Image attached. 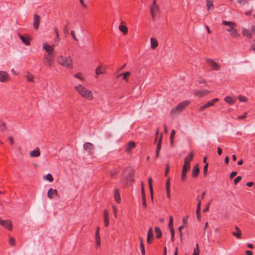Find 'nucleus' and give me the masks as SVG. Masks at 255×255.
<instances>
[{
    "mask_svg": "<svg viewBox=\"0 0 255 255\" xmlns=\"http://www.w3.org/2000/svg\"><path fill=\"white\" fill-rule=\"evenodd\" d=\"M96 243L97 246L99 247L101 246V238L100 236H95Z\"/></svg>",
    "mask_w": 255,
    "mask_h": 255,
    "instance_id": "41",
    "label": "nucleus"
},
{
    "mask_svg": "<svg viewBox=\"0 0 255 255\" xmlns=\"http://www.w3.org/2000/svg\"><path fill=\"white\" fill-rule=\"evenodd\" d=\"M237 175V172L236 171H233L232 172L230 175V178L231 179L233 178L234 177H235V176H236Z\"/></svg>",
    "mask_w": 255,
    "mask_h": 255,
    "instance_id": "57",
    "label": "nucleus"
},
{
    "mask_svg": "<svg viewBox=\"0 0 255 255\" xmlns=\"http://www.w3.org/2000/svg\"><path fill=\"white\" fill-rule=\"evenodd\" d=\"M105 72V69L102 66H99L95 70V73L96 74V77L100 74L104 73Z\"/></svg>",
    "mask_w": 255,
    "mask_h": 255,
    "instance_id": "17",
    "label": "nucleus"
},
{
    "mask_svg": "<svg viewBox=\"0 0 255 255\" xmlns=\"http://www.w3.org/2000/svg\"><path fill=\"white\" fill-rule=\"evenodd\" d=\"M85 150L88 151L90 154H92L94 151V147L93 145L90 142H86L83 146Z\"/></svg>",
    "mask_w": 255,
    "mask_h": 255,
    "instance_id": "8",
    "label": "nucleus"
},
{
    "mask_svg": "<svg viewBox=\"0 0 255 255\" xmlns=\"http://www.w3.org/2000/svg\"><path fill=\"white\" fill-rule=\"evenodd\" d=\"M158 46L157 40L153 38H150V46L152 49H155Z\"/></svg>",
    "mask_w": 255,
    "mask_h": 255,
    "instance_id": "20",
    "label": "nucleus"
},
{
    "mask_svg": "<svg viewBox=\"0 0 255 255\" xmlns=\"http://www.w3.org/2000/svg\"><path fill=\"white\" fill-rule=\"evenodd\" d=\"M104 222L105 226L108 227L109 225V218H104Z\"/></svg>",
    "mask_w": 255,
    "mask_h": 255,
    "instance_id": "56",
    "label": "nucleus"
},
{
    "mask_svg": "<svg viewBox=\"0 0 255 255\" xmlns=\"http://www.w3.org/2000/svg\"><path fill=\"white\" fill-rule=\"evenodd\" d=\"M166 191L167 197L169 199L170 198V189H166Z\"/></svg>",
    "mask_w": 255,
    "mask_h": 255,
    "instance_id": "58",
    "label": "nucleus"
},
{
    "mask_svg": "<svg viewBox=\"0 0 255 255\" xmlns=\"http://www.w3.org/2000/svg\"><path fill=\"white\" fill-rule=\"evenodd\" d=\"M155 233L156 234V237L160 238L161 237L162 233L160 228L158 227L155 228Z\"/></svg>",
    "mask_w": 255,
    "mask_h": 255,
    "instance_id": "33",
    "label": "nucleus"
},
{
    "mask_svg": "<svg viewBox=\"0 0 255 255\" xmlns=\"http://www.w3.org/2000/svg\"><path fill=\"white\" fill-rule=\"evenodd\" d=\"M242 179V176H239L237 178H236L234 180V183L237 184L238 182H239Z\"/></svg>",
    "mask_w": 255,
    "mask_h": 255,
    "instance_id": "47",
    "label": "nucleus"
},
{
    "mask_svg": "<svg viewBox=\"0 0 255 255\" xmlns=\"http://www.w3.org/2000/svg\"><path fill=\"white\" fill-rule=\"evenodd\" d=\"M199 255V249L198 244H197L196 247L194 249L193 254L192 255Z\"/></svg>",
    "mask_w": 255,
    "mask_h": 255,
    "instance_id": "37",
    "label": "nucleus"
},
{
    "mask_svg": "<svg viewBox=\"0 0 255 255\" xmlns=\"http://www.w3.org/2000/svg\"><path fill=\"white\" fill-rule=\"evenodd\" d=\"M8 74L4 71H0V81L1 82H6L9 80Z\"/></svg>",
    "mask_w": 255,
    "mask_h": 255,
    "instance_id": "9",
    "label": "nucleus"
},
{
    "mask_svg": "<svg viewBox=\"0 0 255 255\" xmlns=\"http://www.w3.org/2000/svg\"><path fill=\"white\" fill-rule=\"evenodd\" d=\"M0 225L8 231L12 230L13 225L12 222L10 220H4L0 217Z\"/></svg>",
    "mask_w": 255,
    "mask_h": 255,
    "instance_id": "4",
    "label": "nucleus"
},
{
    "mask_svg": "<svg viewBox=\"0 0 255 255\" xmlns=\"http://www.w3.org/2000/svg\"><path fill=\"white\" fill-rule=\"evenodd\" d=\"M170 230V232H171V241H174V235H175V233H174V229H171V230Z\"/></svg>",
    "mask_w": 255,
    "mask_h": 255,
    "instance_id": "54",
    "label": "nucleus"
},
{
    "mask_svg": "<svg viewBox=\"0 0 255 255\" xmlns=\"http://www.w3.org/2000/svg\"><path fill=\"white\" fill-rule=\"evenodd\" d=\"M189 104L190 102L187 101L179 103L176 108L172 110L170 114L172 115L179 114Z\"/></svg>",
    "mask_w": 255,
    "mask_h": 255,
    "instance_id": "3",
    "label": "nucleus"
},
{
    "mask_svg": "<svg viewBox=\"0 0 255 255\" xmlns=\"http://www.w3.org/2000/svg\"><path fill=\"white\" fill-rule=\"evenodd\" d=\"M19 37L21 40L22 42L26 45L28 46L30 44V43L28 37L22 36L21 34H19Z\"/></svg>",
    "mask_w": 255,
    "mask_h": 255,
    "instance_id": "19",
    "label": "nucleus"
},
{
    "mask_svg": "<svg viewBox=\"0 0 255 255\" xmlns=\"http://www.w3.org/2000/svg\"><path fill=\"white\" fill-rule=\"evenodd\" d=\"M72 65V59L70 57H68L65 59V66L67 67H71Z\"/></svg>",
    "mask_w": 255,
    "mask_h": 255,
    "instance_id": "21",
    "label": "nucleus"
},
{
    "mask_svg": "<svg viewBox=\"0 0 255 255\" xmlns=\"http://www.w3.org/2000/svg\"><path fill=\"white\" fill-rule=\"evenodd\" d=\"M242 33L244 36H246L248 38H251L252 37V33L250 32V30L248 29L243 28L242 30Z\"/></svg>",
    "mask_w": 255,
    "mask_h": 255,
    "instance_id": "22",
    "label": "nucleus"
},
{
    "mask_svg": "<svg viewBox=\"0 0 255 255\" xmlns=\"http://www.w3.org/2000/svg\"><path fill=\"white\" fill-rule=\"evenodd\" d=\"M247 115V113H245L244 115L238 116L237 117V119H239V120H243V119H245V118H246Z\"/></svg>",
    "mask_w": 255,
    "mask_h": 255,
    "instance_id": "53",
    "label": "nucleus"
},
{
    "mask_svg": "<svg viewBox=\"0 0 255 255\" xmlns=\"http://www.w3.org/2000/svg\"><path fill=\"white\" fill-rule=\"evenodd\" d=\"M170 180H169V179L168 178L166 182V189H170Z\"/></svg>",
    "mask_w": 255,
    "mask_h": 255,
    "instance_id": "55",
    "label": "nucleus"
},
{
    "mask_svg": "<svg viewBox=\"0 0 255 255\" xmlns=\"http://www.w3.org/2000/svg\"><path fill=\"white\" fill-rule=\"evenodd\" d=\"M133 174V171L132 169L130 167H128L126 169L125 173H124V176L125 177H127V176H128L129 177H130L132 176Z\"/></svg>",
    "mask_w": 255,
    "mask_h": 255,
    "instance_id": "18",
    "label": "nucleus"
},
{
    "mask_svg": "<svg viewBox=\"0 0 255 255\" xmlns=\"http://www.w3.org/2000/svg\"><path fill=\"white\" fill-rule=\"evenodd\" d=\"M169 165H167V167H166V170H165V176H167L168 172H169Z\"/></svg>",
    "mask_w": 255,
    "mask_h": 255,
    "instance_id": "61",
    "label": "nucleus"
},
{
    "mask_svg": "<svg viewBox=\"0 0 255 255\" xmlns=\"http://www.w3.org/2000/svg\"><path fill=\"white\" fill-rule=\"evenodd\" d=\"M57 195V191L56 189H53L52 188H50L47 193V196L50 199L53 198L55 196Z\"/></svg>",
    "mask_w": 255,
    "mask_h": 255,
    "instance_id": "12",
    "label": "nucleus"
},
{
    "mask_svg": "<svg viewBox=\"0 0 255 255\" xmlns=\"http://www.w3.org/2000/svg\"><path fill=\"white\" fill-rule=\"evenodd\" d=\"M209 205H210V203L208 204L206 208H205V209L203 210L204 212H206L208 211V210L209 209Z\"/></svg>",
    "mask_w": 255,
    "mask_h": 255,
    "instance_id": "64",
    "label": "nucleus"
},
{
    "mask_svg": "<svg viewBox=\"0 0 255 255\" xmlns=\"http://www.w3.org/2000/svg\"><path fill=\"white\" fill-rule=\"evenodd\" d=\"M208 167V164L206 163V165L204 166L203 168V172L205 176H206L207 174V170Z\"/></svg>",
    "mask_w": 255,
    "mask_h": 255,
    "instance_id": "46",
    "label": "nucleus"
},
{
    "mask_svg": "<svg viewBox=\"0 0 255 255\" xmlns=\"http://www.w3.org/2000/svg\"><path fill=\"white\" fill-rule=\"evenodd\" d=\"M53 57L54 55L53 54H47L45 55L43 60V63L44 64L49 67L51 66Z\"/></svg>",
    "mask_w": 255,
    "mask_h": 255,
    "instance_id": "7",
    "label": "nucleus"
},
{
    "mask_svg": "<svg viewBox=\"0 0 255 255\" xmlns=\"http://www.w3.org/2000/svg\"><path fill=\"white\" fill-rule=\"evenodd\" d=\"M200 207H201V201H199L197 207L196 214L198 219H199L200 217Z\"/></svg>",
    "mask_w": 255,
    "mask_h": 255,
    "instance_id": "34",
    "label": "nucleus"
},
{
    "mask_svg": "<svg viewBox=\"0 0 255 255\" xmlns=\"http://www.w3.org/2000/svg\"><path fill=\"white\" fill-rule=\"evenodd\" d=\"M224 100L225 102H226L229 104H234L236 102L235 99L233 98L232 97L230 96L226 97L224 99Z\"/></svg>",
    "mask_w": 255,
    "mask_h": 255,
    "instance_id": "24",
    "label": "nucleus"
},
{
    "mask_svg": "<svg viewBox=\"0 0 255 255\" xmlns=\"http://www.w3.org/2000/svg\"><path fill=\"white\" fill-rule=\"evenodd\" d=\"M130 75V72H127L124 74H122L123 79L125 80L128 81V77Z\"/></svg>",
    "mask_w": 255,
    "mask_h": 255,
    "instance_id": "39",
    "label": "nucleus"
},
{
    "mask_svg": "<svg viewBox=\"0 0 255 255\" xmlns=\"http://www.w3.org/2000/svg\"><path fill=\"white\" fill-rule=\"evenodd\" d=\"M236 232H233L232 234L237 237L238 238H240L241 236V231L240 229L238 227H235Z\"/></svg>",
    "mask_w": 255,
    "mask_h": 255,
    "instance_id": "27",
    "label": "nucleus"
},
{
    "mask_svg": "<svg viewBox=\"0 0 255 255\" xmlns=\"http://www.w3.org/2000/svg\"><path fill=\"white\" fill-rule=\"evenodd\" d=\"M190 168V166H188L185 165H183L182 174H181V180H184L186 178L187 171Z\"/></svg>",
    "mask_w": 255,
    "mask_h": 255,
    "instance_id": "15",
    "label": "nucleus"
},
{
    "mask_svg": "<svg viewBox=\"0 0 255 255\" xmlns=\"http://www.w3.org/2000/svg\"><path fill=\"white\" fill-rule=\"evenodd\" d=\"M206 2L207 7L208 10L213 8L214 4L212 0H206Z\"/></svg>",
    "mask_w": 255,
    "mask_h": 255,
    "instance_id": "28",
    "label": "nucleus"
},
{
    "mask_svg": "<svg viewBox=\"0 0 255 255\" xmlns=\"http://www.w3.org/2000/svg\"><path fill=\"white\" fill-rule=\"evenodd\" d=\"M119 28L124 34H126L128 33V29L127 26L121 24L119 26Z\"/></svg>",
    "mask_w": 255,
    "mask_h": 255,
    "instance_id": "30",
    "label": "nucleus"
},
{
    "mask_svg": "<svg viewBox=\"0 0 255 255\" xmlns=\"http://www.w3.org/2000/svg\"><path fill=\"white\" fill-rule=\"evenodd\" d=\"M168 227H169V228L170 230L174 229H173V218L172 216L170 217Z\"/></svg>",
    "mask_w": 255,
    "mask_h": 255,
    "instance_id": "36",
    "label": "nucleus"
},
{
    "mask_svg": "<svg viewBox=\"0 0 255 255\" xmlns=\"http://www.w3.org/2000/svg\"><path fill=\"white\" fill-rule=\"evenodd\" d=\"M206 62L210 65L212 70H219L220 68V65L216 63L214 60L209 58L205 59Z\"/></svg>",
    "mask_w": 255,
    "mask_h": 255,
    "instance_id": "5",
    "label": "nucleus"
},
{
    "mask_svg": "<svg viewBox=\"0 0 255 255\" xmlns=\"http://www.w3.org/2000/svg\"><path fill=\"white\" fill-rule=\"evenodd\" d=\"M140 247L141 248V254L144 255L145 254V249L143 244V239L142 238L140 239Z\"/></svg>",
    "mask_w": 255,
    "mask_h": 255,
    "instance_id": "32",
    "label": "nucleus"
},
{
    "mask_svg": "<svg viewBox=\"0 0 255 255\" xmlns=\"http://www.w3.org/2000/svg\"><path fill=\"white\" fill-rule=\"evenodd\" d=\"M218 153L219 155H221L222 153V149L221 147H218Z\"/></svg>",
    "mask_w": 255,
    "mask_h": 255,
    "instance_id": "62",
    "label": "nucleus"
},
{
    "mask_svg": "<svg viewBox=\"0 0 255 255\" xmlns=\"http://www.w3.org/2000/svg\"><path fill=\"white\" fill-rule=\"evenodd\" d=\"M104 218H109V213L107 210L104 211Z\"/></svg>",
    "mask_w": 255,
    "mask_h": 255,
    "instance_id": "60",
    "label": "nucleus"
},
{
    "mask_svg": "<svg viewBox=\"0 0 255 255\" xmlns=\"http://www.w3.org/2000/svg\"><path fill=\"white\" fill-rule=\"evenodd\" d=\"M153 237V230H152V227H150L148 230V234H147V238L151 237L152 238Z\"/></svg>",
    "mask_w": 255,
    "mask_h": 255,
    "instance_id": "40",
    "label": "nucleus"
},
{
    "mask_svg": "<svg viewBox=\"0 0 255 255\" xmlns=\"http://www.w3.org/2000/svg\"><path fill=\"white\" fill-rule=\"evenodd\" d=\"M75 77L80 79L82 81L84 80V79L81 77V73H78L75 75Z\"/></svg>",
    "mask_w": 255,
    "mask_h": 255,
    "instance_id": "52",
    "label": "nucleus"
},
{
    "mask_svg": "<svg viewBox=\"0 0 255 255\" xmlns=\"http://www.w3.org/2000/svg\"><path fill=\"white\" fill-rule=\"evenodd\" d=\"M40 155V151L39 147H36L33 150L31 151L30 153L31 157H37L39 156Z\"/></svg>",
    "mask_w": 255,
    "mask_h": 255,
    "instance_id": "14",
    "label": "nucleus"
},
{
    "mask_svg": "<svg viewBox=\"0 0 255 255\" xmlns=\"http://www.w3.org/2000/svg\"><path fill=\"white\" fill-rule=\"evenodd\" d=\"M141 195L142 199V205L144 207L146 208L147 207V204L146 202L145 193L144 190H142L141 192Z\"/></svg>",
    "mask_w": 255,
    "mask_h": 255,
    "instance_id": "29",
    "label": "nucleus"
},
{
    "mask_svg": "<svg viewBox=\"0 0 255 255\" xmlns=\"http://www.w3.org/2000/svg\"><path fill=\"white\" fill-rule=\"evenodd\" d=\"M76 91L85 99L91 101L93 99L94 96L93 92L88 90L81 84H78L75 86Z\"/></svg>",
    "mask_w": 255,
    "mask_h": 255,
    "instance_id": "1",
    "label": "nucleus"
},
{
    "mask_svg": "<svg viewBox=\"0 0 255 255\" xmlns=\"http://www.w3.org/2000/svg\"><path fill=\"white\" fill-rule=\"evenodd\" d=\"M71 34L72 36L73 37V38H74V40H75L76 41L78 40V39L76 37L75 33V32L74 31H72L71 32Z\"/></svg>",
    "mask_w": 255,
    "mask_h": 255,
    "instance_id": "59",
    "label": "nucleus"
},
{
    "mask_svg": "<svg viewBox=\"0 0 255 255\" xmlns=\"http://www.w3.org/2000/svg\"><path fill=\"white\" fill-rule=\"evenodd\" d=\"M135 146V143L133 141H130L127 147V151L128 152H129L131 149L133 148Z\"/></svg>",
    "mask_w": 255,
    "mask_h": 255,
    "instance_id": "26",
    "label": "nucleus"
},
{
    "mask_svg": "<svg viewBox=\"0 0 255 255\" xmlns=\"http://www.w3.org/2000/svg\"><path fill=\"white\" fill-rule=\"evenodd\" d=\"M239 3L242 5H245L248 3V0H238Z\"/></svg>",
    "mask_w": 255,
    "mask_h": 255,
    "instance_id": "49",
    "label": "nucleus"
},
{
    "mask_svg": "<svg viewBox=\"0 0 255 255\" xmlns=\"http://www.w3.org/2000/svg\"><path fill=\"white\" fill-rule=\"evenodd\" d=\"M34 77L30 74H28L26 76V79L29 82H32L33 81Z\"/></svg>",
    "mask_w": 255,
    "mask_h": 255,
    "instance_id": "43",
    "label": "nucleus"
},
{
    "mask_svg": "<svg viewBox=\"0 0 255 255\" xmlns=\"http://www.w3.org/2000/svg\"><path fill=\"white\" fill-rule=\"evenodd\" d=\"M159 6L156 3V2H152L151 5L150 7V10L153 19H154L155 15L159 11Z\"/></svg>",
    "mask_w": 255,
    "mask_h": 255,
    "instance_id": "6",
    "label": "nucleus"
},
{
    "mask_svg": "<svg viewBox=\"0 0 255 255\" xmlns=\"http://www.w3.org/2000/svg\"><path fill=\"white\" fill-rule=\"evenodd\" d=\"M44 179H46L47 180L49 181V182H52L54 180L52 175L50 173L47 174L44 177Z\"/></svg>",
    "mask_w": 255,
    "mask_h": 255,
    "instance_id": "35",
    "label": "nucleus"
},
{
    "mask_svg": "<svg viewBox=\"0 0 255 255\" xmlns=\"http://www.w3.org/2000/svg\"><path fill=\"white\" fill-rule=\"evenodd\" d=\"M199 172V168L198 165H196L193 168L192 175L193 177H196L198 176Z\"/></svg>",
    "mask_w": 255,
    "mask_h": 255,
    "instance_id": "25",
    "label": "nucleus"
},
{
    "mask_svg": "<svg viewBox=\"0 0 255 255\" xmlns=\"http://www.w3.org/2000/svg\"><path fill=\"white\" fill-rule=\"evenodd\" d=\"M175 134V130L174 129H172L171 131V133L170 137L171 144H172L173 143V138H174V136Z\"/></svg>",
    "mask_w": 255,
    "mask_h": 255,
    "instance_id": "38",
    "label": "nucleus"
},
{
    "mask_svg": "<svg viewBox=\"0 0 255 255\" xmlns=\"http://www.w3.org/2000/svg\"><path fill=\"white\" fill-rule=\"evenodd\" d=\"M238 99L241 102H247L248 101V100L246 98V97L244 96H239L238 97Z\"/></svg>",
    "mask_w": 255,
    "mask_h": 255,
    "instance_id": "44",
    "label": "nucleus"
},
{
    "mask_svg": "<svg viewBox=\"0 0 255 255\" xmlns=\"http://www.w3.org/2000/svg\"><path fill=\"white\" fill-rule=\"evenodd\" d=\"M193 155H194L193 152H191L189 153V154L188 156L185 157V158L184 159V165L190 167V162L193 159Z\"/></svg>",
    "mask_w": 255,
    "mask_h": 255,
    "instance_id": "10",
    "label": "nucleus"
},
{
    "mask_svg": "<svg viewBox=\"0 0 255 255\" xmlns=\"http://www.w3.org/2000/svg\"><path fill=\"white\" fill-rule=\"evenodd\" d=\"M148 184H149V190H152V189H153L152 185V178L150 177L148 179Z\"/></svg>",
    "mask_w": 255,
    "mask_h": 255,
    "instance_id": "48",
    "label": "nucleus"
},
{
    "mask_svg": "<svg viewBox=\"0 0 255 255\" xmlns=\"http://www.w3.org/2000/svg\"><path fill=\"white\" fill-rule=\"evenodd\" d=\"M161 145H159V144H157V147H156V152H155L156 157H158L159 155V152L161 149Z\"/></svg>",
    "mask_w": 255,
    "mask_h": 255,
    "instance_id": "42",
    "label": "nucleus"
},
{
    "mask_svg": "<svg viewBox=\"0 0 255 255\" xmlns=\"http://www.w3.org/2000/svg\"><path fill=\"white\" fill-rule=\"evenodd\" d=\"M54 30H55V33L56 34V38L55 42H59V35L58 33V29L57 28H55Z\"/></svg>",
    "mask_w": 255,
    "mask_h": 255,
    "instance_id": "45",
    "label": "nucleus"
},
{
    "mask_svg": "<svg viewBox=\"0 0 255 255\" xmlns=\"http://www.w3.org/2000/svg\"><path fill=\"white\" fill-rule=\"evenodd\" d=\"M114 197L116 201L118 203H119L121 202L120 193L118 189H115L114 191Z\"/></svg>",
    "mask_w": 255,
    "mask_h": 255,
    "instance_id": "23",
    "label": "nucleus"
},
{
    "mask_svg": "<svg viewBox=\"0 0 255 255\" xmlns=\"http://www.w3.org/2000/svg\"><path fill=\"white\" fill-rule=\"evenodd\" d=\"M9 244L12 246H13L14 245L15 241L13 238H11V237L9 238Z\"/></svg>",
    "mask_w": 255,
    "mask_h": 255,
    "instance_id": "51",
    "label": "nucleus"
},
{
    "mask_svg": "<svg viewBox=\"0 0 255 255\" xmlns=\"http://www.w3.org/2000/svg\"><path fill=\"white\" fill-rule=\"evenodd\" d=\"M209 108L208 106H207V104H205V105L201 106L200 108H199V110L200 111H204L205 109L206 108Z\"/></svg>",
    "mask_w": 255,
    "mask_h": 255,
    "instance_id": "50",
    "label": "nucleus"
},
{
    "mask_svg": "<svg viewBox=\"0 0 255 255\" xmlns=\"http://www.w3.org/2000/svg\"><path fill=\"white\" fill-rule=\"evenodd\" d=\"M43 49L48 52V54H53L54 49L52 46L44 43L43 45Z\"/></svg>",
    "mask_w": 255,
    "mask_h": 255,
    "instance_id": "16",
    "label": "nucleus"
},
{
    "mask_svg": "<svg viewBox=\"0 0 255 255\" xmlns=\"http://www.w3.org/2000/svg\"><path fill=\"white\" fill-rule=\"evenodd\" d=\"M218 101H219L218 98H215V99L212 100L211 101L208 102L206 104L207 105V106H208V107H210L211 106H213L214 105L215 103Z\"/></svg>",
    "mask_w": 255,
    "mask_h": 255,
    "instance_id": "31",
    "label": "nucleus"
},
{
    "mask_svg": "<svg viewBox=\"0 0 255 255\" xmlns=\"http://www.w3.org/2000/svg\"><path fill=\"white\" fill-rule=\"evenodd\" d=\"M100 236V229L99 227L97 228V231L96 232L95 236Z\"/></svg>",
    "mask_w": 255,
    "mask_h": 255,
    "instance_id": "63",
    "label": "nucleus"
},
{
    "mask_svg": "<svg viewBox=\"0 0 255 255\" xmlns=\"http://www.w3.org/2000/svg\"><path fill=\"white\" fill-rule=\"evenodd\" d=\"M33 26L35 29L37 30L38 29L39 23L40 21V17L37 14H35L33 16Z\"/></svg>",
    "mask_w": 255,
    "mask_h": 255,
    "instance_id": "11",
    "label": "nucleus"
},
{
    "mask_svg": "<svg viewBox=\"0 0 255 255\" xmlns=\"http://www.w3.org/2000/svg\"><path fill=\"white\" fill-rule=\"evenodd\" d=\"M223 23L228 26L227 30L230 32L231 36L236 37L238 36L237 30L236 29V24L235 22L224 20Z\"/></svg>",
    "mask_w": 255,
    "mask_h": 255,
    "instance_id": "2",
    "label": "nucleus"
},
{
    "mask_svg": "<svg viewBox=\"0 0 255 255\" xmlns=\"http://www.w3.org/2000/svg\"><path fill=\"white\" fill-rule=\"evenodd\" d=\"M209 93L210 91L208 90L195 91L194 94L196 96L201 98Z\"/></svg>",
    "mask_w": 255,
    "mask_h": 255,
    "instance_id": "13",
    "label": "nucleus"
}]
</instances>
